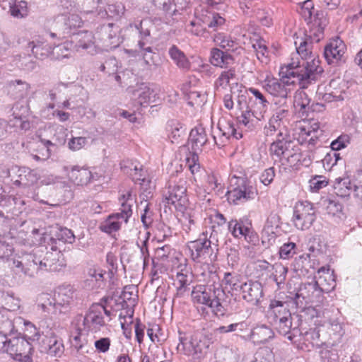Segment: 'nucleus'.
<instances>
[{"mask_svg":"<svg viewBox=\"0 0 362 362\" xmlns=\"http://www.w3.org/2000/svg\"><path fill=\"white\" fill-rule=\"evenodd\" d=\"M295 46L296 52L280 67V78L267 74L262 81L263 88L274 98H279L276 100H287L296 83L305 88L322 72L320 60L312 52L311 43L307 38L297 37Z\"/></svg>","mask_w":362,"mask_h":362,"instance_id":"f257e3e1","label":"nucleus"},{"mask_svg":"<svg viewBox=\"0 0 362 362\" xmlns=\"http://www.w3.org/2000/svg\"><path fill=\"white\" fill-rule=\"evenodd\" d=\"M209 231L206 230L202 232V236L196 240L187 243V249L189 252L191 259L196 262L203 263L202 267L195 269V276L198 281L206 283L208 286L209 284H214L218 279L215 272L209 270L210 264L217 259V249L216 251L211 246L215 240L208 238Z\"/></svg>","mask_w":362,"mask_h":362,"instance_id":"f03ea898","label":"nucleus"},{"mask_svg":"<svg viewBox=\"0 0 362 362\" xmlns=\"http://www.w3.org/2000/svg\"><path fill=\"white\" fill-rule=\"evenodd\" d=\"M185 160L186 166L192 174L190 181L199 198L206 199L207 195L213 191L219 190L221 188L217 177L214 174H207L201 168L199 157L196 154L186 157Z\"/></svg>","mask_w":362,"mask_h":362,"instance_id":"7ed1b4c3","label":"nucleus"},{"mask_svg":"<svg viewBox=\"0 0 362 362\" xmlns=\"http://www.w3.org/2000/svg\"><path fill=\"white\" fill-rule=\"evenodd\" d=\"M49 252H45L42 247L36 248L33 252L26 255L23 261L13 260V267L16 273L23 272L25 275L33 277L40 271H52L56 258Z\"/></svg>","mask_w":362,"mask_h":362,"instance_id":"20e7f679","label":"nucleus"},{"mask_svg":"<svg viewBox=\"0 0 362 362\" xmlns=\"http://www.w3.org/2000/svg\"><path fill=\"white\" fill-rule=\"evenodd\" d=\"M0 352L8 354L18 362H33V347L24 337L0 334Z\"/></svg>","mask_w":362,"mask_h":362,"instance_id":"39448f33","label":"nucleus"},{"mask_svg":"<svg viewBox=\"0 0 362 362\" xmlns=\"http://www.w3.org/2000/svg\"><path fill=\"white\" fill-rule=\"evenodd\" d=\"M269 154L275 161H279L282 165L296 167L301 158L298 147L288 136L276 138L269 146Z\"/></svg>","mask_w":362,"mask_h":362,"instance_id":"423d86ee","label":"nucleus"},{"mask_svg":"<svg viewBox=\"0 0 362 362\" xmlns=\"http://www.w3.org/2000/svg\"><path fill=\"white\" fill-rule=\"evenodd\" d=\"M111 312L101 304L92 305L84 316L78 315L73 320L76 331L97 332L105 325V315L110 320Z\"/></svg>","mask_w":362,"mask_h":362,"instance_id":"0eeeda50","label":"nucleus"},{"mask_svg":"<svg viewBox=\"0 0 362 362\" xmlns=\"http://www.w3.org/2000/svg\"><path fill=\"white\" fill-rule=\"evenodd\" d=\"M121 208L120 212L110 214L99 226L101 231L111 234L118 231L123 223H127L129 217L132 215V207L134 203L131 192L128 191L123 194L119 199Z\"/></svg>","mask_w":362,"mask_h":362,"instance_id":"6e6552de","label":"nucleus"},{"mask_svg":"<svg viewBox=\"0 0 362 362\" xmlns=\"http://www.w3.org/2000/svg\"><path fill=\"white\" fill-rule=\"evenodd\" d=\"M211 289L204 285H197L194 287L192 291V300L197 307L209 308L216 316H223L225 309L216 296H218L223 291L219 287L214 286V293Z\"/></svg>","mask_w":362,"mask_h":362,"instance_id":"1a4fd4ad","label":"nucleus"},{"mask_svg":"<svg viewBox=\"0 0 362 362\" xmlns=\"http://www.w3.org/2000/svg\"><path fill=\"white\" fill-rule=\"evenodd\" d=\"M209 347L208 340L203 337L192 335L187 337L179 332V343L176 349L178 354L192 358H203Z\"/></svg>","mask_w":362,"mask_h":362,"instance_id":"9d476101","label":"nucleus"},{"mask_svg":"<svg viewBox=\"0 0 362 362\" xmlns=\"http://www.w3.org/2000/svg\"><path fill=\"white\" fill-rule=\"evenodd\" d=\"M83 24V21L81 16L76 13L59 15L54 18L53 24L54 32L49 33L48 36L61 39L70 35H75L76 28H81Z\"/></svg>","mask_w":362,"mask_h":362,"instance_id":"9b49d317","label":"nucleus"},{"mask_svg":"<svg viewBox=\"0 0 362 362\" xmlns=\"http://www.w3.org/2000/svg\"><path fill=\"white\" fill-rule=\"evenodd\" d=\"M202 3L200 8L195 10L194 14L197 18L213 30L221 28L225 24V18L209 10V8L221 9L222 5L220 0H202Z\"/></svg>","mask_w":362,"mask_h":362,"instance_id":"f8f14e48","label":"nucleus"},{"mask_svg":"<svg viewBox=\"0 0 362 362\" xmlns=\"http://www.w3.org/2000/svg\"><path fill=\"white\" fill-rule=\"evenodd\" d=\"M248 93H250L252 96L249 97L248 104L246 107L253 112V115L257 120L261 121L264 119V115L267 112L269 102L260 90L255 88H250L244 93L241 92L238 95V105L241 110L243 108V103L246 100V94Z\"/></svg>","mask_w":362,"mask_h":362,"instance_id":"ddd939ff","label":"nucleus"},{"mask_svg":"<svg viewBox=\"0 0 362 362\" xmlns=\"http://www.w3.org/2000/svg\"><path fill=\"white\" fill-rule=\"evenodd\" d=\"M316 208L308 201L298 202L293 209V223L301 230L309 229L316 219Z\"/></svg>","mask_w":362,"mask_h":362,"instance_id":"4468645a","label":"nucleus"},{"mask_svg":"<svg viewBox=\"0 0 362 362\" xmlns=\"http://www.w3.org/2000/svg\"><path fill=\"white\" fill-rule=\"evenodd\" d=\"M170 272V278L177 289V294L182 295L189 289V286L193 281V274L190 267L187 264V259L177 260L174 264Z\"/></svg>","mask_w":362,"mask_h":362,"instance_id":"2eb2a0df","label":"nucleus"},{"mask_svg":"<svg viewBox=\"0 0 362 362\" xmlns=\"http://www.w3.org/2000/svg\"><path fill=\"white\" fill-rule=\"evenodd\" d=\"M292 298H293L296 306L303 310L309 303H322L324 297L322 290L317 287V284L311 282L300 284Z\"/></svg>","mask_w":362,"mask_h":362,"instance_id":"dca6fc26","label":"nucleus"},{"mask_svg":"<svg viewBox=\"0 0 362 362\" xmlns=\"http://www.w3.org/2000/svg\"><path fill=\"white\" fill-rule=\"evenodd\" d=\"M230 185H236L228 192V199L235 204L253 199L257 194L256 188L250 185L243 177H233L230 179Z\"/></svg>","mask_w":362,"mask_h":362,"instance_id":"f3484780","label":"nucleus"},{"mask_svg":"<svg viewBox=\"0 0 362 362\" xmlns=\"http://www.w3.org/2000/svg\"><path fill=\"white\" fill-rule=\"evenodd\" d=\"M228 230L235 238H244L247 242L255 244L258 236L247 218L234 219L228 222Z\"/></svg>","mask_w":362,"mask_h":362,"instance_id":"a211bd4d","label":"nucleus"},{"mask_svg":"<svg viewBox=\"0 0 362 362\" xmlns=\"http://www.w3.org/2000/svg\"><path fill=\"white\" fill-rule=\"evenodd\" d=\"M134 287H125L122 295L123 301L128 308L127 310L123 309L119 314L120 324L123 329H127V327L133 322V308L137 302V295L134 293Z\"/></svg>","mask_w":362,"mask_h":362,"instance_id":"6ab92c4d","label":"nucleus"},{"mask_svg":"<svg viewBox=\"0 0 362 362\" xmlns=\"http://www.w3.org/2000/svg\"><path fill=\"white\" fill-rule=\"evenodd\" d=\"M184 182L180 180L173 186L168 187L165 199L169 205L174 206L176 210H182L187 206L188 199Z\"/></svg>","mask_w":362,"mask_h":362,"instance_id":"aec40b11","label":"nucleus"},{"mask_svg":"<svg viewBox=\"0 0 362 362\" xmlns=\"http://www.w3.org/2000/svg\"><path fill=\"white\" fill-rule=\"evenodd\" d=\"M298 140L302 144H314L318 138L320 124L316 120H303L297 127Z\"/></svg>","mask_w":362,"mask_h":362,"instance_id":"412c9836","label":"nucleus"},{"mask_svg":"<svg viewBox=\"0 0 362 362\" xmlns=\"http://www.w3.org/2000/svg\"><path fill=\"white\" fill-rule=\"evenodd\" d=\"M226 220L223 214L216 210H211L206 214L204 220L205 230H208L210 238L218 241V235L221 232V228L226 223Z\"/></svg>","mask_w":362,"mask_h":362,"instance_id":"4be33fe9","label":"nucleus"},{"mask_svg":"<svg viewBox=\"0 0 362 362\" xmlns=\"http://www.w3.org/2000/svg\"><path fill=\"white\" fill-rule=\"evenodd\" d=\"M64 170L69 181L77 185H87L93 178L92 173L86 166H65Z\"/></svg>","mask_w":362,"mask_h":362,"instance_id":"5701e85b","label":"nucleus"},{"mask_svg":"<svg viewBox=\"0 0 362 362\" xmlns=\"http://www.w3.org/2000/svg\"><path fill=\"white\" fill-rule=\"evenodd\" d=\"M41 346L43 351L53 356H61L64 351L62 341L51 329H46L45 337L42 339Z\"/></svg>","mask_w":362,"mask_h":362,"instance_id":"b1692460","label":"nucleus"},{"mask_svg":"<svg viewBox=\"0 0 362 362\" xmlns=\"http://www.w3.org/2000/svg\"><path fill=\"white\" fill-rule=\"evenodd\" d=\"M207 142L208 139L203 127H199L192 129L189 134L187 144L188 148L191 149L192 152H189L187 157H189L192 154H196L198 156V153L207 146Z\"/></svg>","mask_w":362,"mask_h":362,"instance_id":"393cba45","label":"nucleus"},{"mask_svg":"<svg viewBox=\"0 0 362 362\" xmlns=\"http://www.w3.org/2000/svg\"><path fill=\"white\" fill-rule=\"evenodd\" d=\"M279 233V218L276 214H271L267 219L262 232V241L264 245L269 246L274 243Z\"/></svg>","mask_w":362,"mask_h":362,"instance_id":"a878e982","label":"nucleus"},{"mask_svg":"<svg viewBox=\"0 0 362 362\" xmlns=\"http://www.w3.org/2000/svg\"><path fill=\"white\" fill-rule=\"evenodd\" d=\"M346 49V45L339 37L332 39L325 48V57L329 64L338 62L344 54Z\"/></svg>","mask_w":362,"mask_h":362,"instance_id":"bb28decb","label":"nucleus"},{"mask_svg":"<svg viewBox=\"0 0 362 362\" xmlns=\"http://www.w3.org/2000/svg\"><path fill=\"white\" fill-rule=\"evenodd\" d=\"M315 284H317L323 292L328 293L336 286L335 277L333 271H331L329 266L322 267L317 270V276H315Z\"/></svg>","mask_w":362,"mask_h":362,"instance_id":"cd10ccee","label":"nucleus"},{"mask_svg":"<svg viewBox=\"0 0 362 362\" xmlns=\"http://www.w3.org/2000/svg\"><path fill=\"white\" fill-rule=\"evenodd\" d=\"M272 112V116L270 119L287 128L290 117V105L288 100L286 99L283 100H274Z\"/></svg>","mask_w":362,"mask_h":362,"instance_id":"c85d7f7f","label":"nucleus"},{"mask_svg":"<svg viewBox=\"0 0 362 362\" xmlns=\"http://www.w3.org/2000/svg\"><path fill=\"white\" fill-rule=\"evenodd\" d=\"M32 53L39 59H44L50 55H52L54 47L47 42V39L44 36H38L29 43Z\"/></svg>","mask_w":362,"mask_h":362,"instance_id":"c756f323","label":"nucleus"},{"mask_svg":"<svg viewBox=\"0 0 362 362\" xmlns=\"http://www.w3.org/2000/svg\"><path fill=\"white\" fill-rule=\"evenodd\" d=\"M74 292V288L71 285H62L56 289L54 301L59 313L62 312L61 307L66 308L73 302Z\"/></svg>","mask_w":362,"mask_h":362,"instance_id":"7c9ffc66","label":"nucleus"},{"mask_svg":"<svg viewBox=\"0 0 362 362\" xmlns=\"http://www.w3.org/2000/svg\"><path fill=\"white\" fill-rule=\"evenodd\" d=\"M177 211L180 213L177 214V216L183 230L187 233L191 231L199 219V211L187 206L182 210Z\"/></svg>","mask_w":362,"mask_h":362,"instance_id":"2f4dec72","label":"nucleus"},{"mask_svg":"<svg viewBox=\"0 0 362 362\" xmlns=\"http://www.w3.org/2000/svg\"><path fill=\"white\" fill-rule=\"evenodd\" d=\"M320 332V329L317 327L310 329L304 333H302L303 344L300 346V349L310 351V348L320 347V345L324 343V341H327V337L324 335L321 337Z\"/></svg>","mask_w":362,"mask_h":362,"instance_id":"473e14b6","label":"nucleus"},{"mask_svg":"<svg viewBox=\"0 0 362 362\" xmlns=\"http://www.w3.org/2000/svg\"><path fill=\"white\" fill-rule=\"evenodd\" d=\"M134 95L137 103L143 106L156 103L159 99L158 90L146 85L140 86Z\"/></svg>","mask_w":362,"mask_h":362,"instance_id":"72a5a7b5","label":"nucleus"},{"mask_svg":"<svg viewBox=\"0 0 362 362\" xmlns=\"http://www.w3.org/2000/svg\"><path fill=\"white\" fill-rule=\"evenodd\" d=\"M238 294L247 302H257L262 295L261 284L257 281H244Z\"/></svg>","mask_w":362,"mask_h":362,"instance_id":"f704fd0d","label":"nucleus"},{"mask_svg":"<svg viewBox=\"0 0 362 362\" xmlns=\"http://www.w3.org/2000/svg\"><path fill=\"white\" fill-rule=\"evenodd\" d=\"M52 143L49 140H37L30 143V149L33 151L31 153L32 158L36 161H45L47 160L51 155L49 146Z\"/></svg>","mask_w":362,"mask_h":362,"instance_id":"c9c22d12","label":"nucleus"},{"mask_svg":"<svg viewBox=\"0 0 362 362\" xmlns=\"http://www.w3.org/2000/svg\"><path fill=\"white\" fill-rule=\"evenodd\" d=\"M209 61L213 66L223 69L232 65L234 62V58L227 52L214 47L210 51Z\"/></svg>","mask_w":362,"mask_h":362,"instance_id":"e433bc0d","label":"nucleus"},{"mask_svg":"<svg viewBox=\"0 0 362 362\" xmlns=\"http://www.w3.org/2000/svg\"><path fill=\"white\" fill-rule=\"evenodd\" d=\"M218 128L219 134L226 140L230 138L240 139L243 137L242 130L238 129L235 122L232 120L220 119Z\"/></svg>","mask_w":362,"mask_h":362,"instance_id":"4c0bfd02","label":"nucleus"},{"mask_svg":"<svg viewBox=\"0 0 362 362\" xmlns=\"http://www.w3.org/2000/svg\"><path fill=\"white\" fill-rule=\"evenodd\" d=\"M18 173V179L15 180L14 184L23 187L34 186L40 178L36 171L26 168H19Z\"/></svg>","mask_w":362,"mask_h":362,"instance_id":"58836bf2","label":"nucleus"},{"mask_svg":"<svg viewBox=\"0 0 362 362\" xmlns=\"http://www.w3.org/2000/svg\"><path fill=\"white\" fill-rule=\"evenodd\" d=\"M324 326L327 327L329 334L327 341H331L329 343L332 346L339 343L344 334L343 325L337 319H332L326 322Z\"/></svg>","mask_w":362,"mask_h":362,"instance_id":"ea45409f","label":"nucleus"},{"mask_svg":"<svg viewBox=\"0 0 362 362\" xmlns=\"http://www.w3.org/2000/svg\"><path fill=\"white\" fill-rule=\"evenodd\" d=\"M274 336V331L265 325H257L250 333V339L255 344H261L272 339Z\"/></svg>","mask_w":362,"mask_h":362,"instance_id":"a19ab883","label":"nucleus"},{"mask_svg":"<svg viewBox=\"0 0 362 362\" xmlns=\"http://www.w3.org/2000/svg\"><path fill=\"white\" fill-rule=\"evenodd\" d=\"M258 121L253 112L246 107L245 110H243L240 116L236 119L235 124L238 129L242 130V135L244 132L250 131L254 129L256 122Z\"/></svg>","mask_w":362,"mask_h":362,"instance_id":"79ce46f5","label":"nucleus"},{"mask_svg":"<svg viewBox=\"0 0 362 362\" xmlns=\"http://www.w3.org/2000/svg\"><path fill=\"white\" fill-rule=\"evenodd\" d=\"M244 281L238 274L226 272L223 279L224 288L232 294L238 295Z\"/></svg>","mask_w":362,"mask_h":362,"instance_id":"37998d69","label":"nucleus"},{"mask_svg":"<svg viewBox=\"0 0 362 362\" xmlns=\"http://www.w3.org/2000/svg\"><path fill=\"white\" fill-rule=\"evenodd\" d=\"M293 107L296 112L304 116L311 110L310 99L303 90H298L295 93Z\"/></svg>","mask_w":362,"mask_h":362,"instance_id":"c03bdc74","label":"nucleus"},{"mask_svg":"<svg viewBox=\"0 0 362 362\" xmlns=\"http://www.w3.org/2000/svg\"><path fill=\"white\" fill-rule=\"evenodd\" d=\"M18 320L22 321L25 326L24 332L25 337H24L28 341H37L41 344L42 339L45 337L46 330L40 331L31 322L22 318H18Z\"/></svg>","mask_w":362,"mask_h":362,"instance_id":"a18cd8bd","label":"nucleus"},{"mask_svg":"<svg viewBox=\"0 0 362 362\" xmlns=\"http://www.w3.org/2000/svg\"><path fill=\"white\" fill-rule=\"evenodd\" d=\"M263 133L266 137H272L276 135L277 138H281L288 136L286 127L270 118L263 129Z\"/></svg>","mask_w":362,"mask_h":362,"instance_id":"49530a36","label":"nucleus"},{"mask_svg":"<svg viewBox=\"0 0 362 362\" xmlns=\"http://www.w3.org/2000/svg\"><path fill=\"white\" fill-rule=\"evenodd\" d=\"M13 116L16 119V122L14 124L17 127H19L21 129L27 130L30 129V124L28 120L24 119L27 115L28 114V107L26 105H21L19 104L15 105L13 108Z\"/></svg>","mask_w":362,"mask_h":362,"instance_id":"de8ad7c7","label":"nucleus"},{"mask_svg":"<svg viewBox=\"0 0 362 362\" xmlns=\"http://www.w3.org/2000/svg\"><path fill=\"white\" fill-rule=\"evenodd\" d=\"M2 310H0V315L4 317L6 314H11L12 312L17 311L21 307V301L18 298L8 293L2 294Z\"/></svg>","mask_w":362,"mask_h":362,"instance_id":"09e8293b","label":"nucleus"},{"mask_svg":"<svg viewBox=\"0 0 362 362\" xmlns=\"http://www.w3.org/2000/svg\"><path fill=\"white\" fill-rule=\"evenodd\" d=\"M168 137L171 143L178 144L184 135L185 130L182 125L176 120H170L167 124Z\"/></svg>","mask_w":362,"mask_h":362,"instance_id":"8fccbe9b","label":"nucleus"},{"mask_svg":"<svg viewBox=\"0 0 362 362\" xmlns=\"http://www.w3.org/2000/svg\"><path fill=\"white\" fill-rule=\"evenodd\" d=\"M169 55L174 63L181 69L187 71L190 69V62L178 47L173 45L168 51Z\"/></svg>","mask_w":362,"mask_h":362,"instance_id":"3c124183","label":"nucleus"},{"mask_svg":"<svg viewBox=\"0 0 362 362\" xmlns=\"http://www.w3.org/2000/svg\"><path fill=\"white\" fill-rule=\"evenodd\" d=\"M37 308L45 315L57 312V305L54 304V298L47 293L41 294L37 298Z\"/></svg>","mask_w":362,"mask_h":362,"instance_id":"603ef678","label":"nucleus"},{"mask_svg":"<svg viewBox=\"0 0 362 362\" xmlns=\"http://www.w3.org/2000/svg\"><path fill=\"white\" fill-rule=\"evenodd\" d=\"M269 310L274 322L280 320L281 317H291V315L287 303L279 300H272L269 305Z\"/></svg>","mask_w":362,"mask_h":362,"instance_id":"864d4df0","label":"nucleus"},{"mask_svg":"<svg viewBox=\"0 0 362 362\" xmlns=\"http://www.w3.org/2000/svg\"><path fill=\"white\" fill-rule=\"evenodd\" d=\"M75 40L76 43L74 45L78 51L79 49H88L93 46V35L91 32L84 30L78 33H75Z\"/></svg>","mask_w":362,"mask_h":362,"instance_id":"5fc2aeb1","label":"nucleus"},{"mask_svg":"<svg viewBox=\"0 0 362 362\" xmlns=\"http://www.w3.org/2000/svg\"><path fill=\"white\" fill-rule=\"evenodd\" d=\"M235 70L230 68L228 70L221 71L214 83V86L217 90H226L230 85V83L235 78Z\"/></svg>","mask_w":362,"mask_h":362,"instance_id":"6e6d98bb","label":"nucleus"},{"mask_svg":"<svg viewBox=\"0 0 362 362\" xmlns=\"http://www.w3.org/2000/svg\"><path fill=\"white\" fill-rule=\"evenodd\" d=\"M252 48L256 52L257 59L262 63L267 64L269 61V51L266 42L262 38H257L252 41Z\"/></svg>","mask_w":362,"mask_h":362,"instance_id":"4d7b16f0","label":"nucleus"},{"mask_svg":"<svg viewBox=\"0 0 362 362\" xmlns=\"http://www.w3.org/2000/svg\"><path fill=\"white\" fill-rule=\"evenodd\" d=\"M75 49L72 41H66L62 44L55 45L52 50V57L57 59L68 58L71 51Z\"/></svg>","mask_w":362,"mask_h":362,"instance_id":"13d9d810","label":"nucleus"},{"mask_svg":"<svg viewBox=\"0 0 362 362\" xmlns=\"http://www.w3.org/2000/svg\"><path fill=\"white\" fill-rule=\"evenodd\" d=\"M11 15L17 18L25 17L28 13L27 2L24 0H13L10 3Z\"/></svg>","mask_w":362,"mask_h":362,"instance_id":"bf43d9fd","label":"nucleus"},{"mask_svg":"<svg viewBox=\"0 0 362 362\" xmlns=\"http://www.w3.org/2000/svg\"><path fill=\"white\" fill-rule=\"evenodd\" d=\"M353 186L349 179H337L334 185V192L341 197H348L352 192Z\"/></svg>","mask_w":362,"mask_h":362,"instance_id":"052dcab7","label":"nucleus"},{"mask_svg":"<svg viewBox=\"0 0 362 362\" xmlns=\"http://www.w3.org/2000/svg\"><path fill=\"white\" fill-rule=\"evenodd\" d=\"M9 88L16 98H23L28 95L30 85L25 81L16 80L9 83Z\"/></svg>","mask_w":362,"mask_h":362,"instance_id":"680f3d73","label":"nucleus"},{"mask_svg":"<svg viewBox=\"0 0 362 362\" xmlns=\"http://www.w3.org/2000/svg\"><path fill=\"white\" fill-rule=\"evenodd\" d=\"M121 168L125 174L131 176L133 179H140V172L142 169L138 162L132 160L123 161L121 164Z\"/></svg>","mask_w":362,"mask_h":362,"instance_id":"e2e57ef3","label":"nucleus"},{"mask_svg":"<svg viewBox=\"0 0 362 362\" xmlns=\"http://www.w3.org/2000/svg\"><path fill=\"white\" fill-rule=\"evenodd\" d=\"M308 23H312L313 27H315L317 28V32L318 33L317 37H318L317 40H319L320 37L322 35L324 28L328 23L326 14L323 11H317L314 17L312 18L311 21H308Z\"/></svg>","mask_w":362,"mask_h":362,"instance_id":"0e129e2a","label":"nucleus"},{"mask_svg":"<svg viewBox=\"0 0 362 362\" xmlns=\"http://www.w3.org/2000/svg\"><path fill=\"white\" fill-rule=\"evenodd\" d=\"M215 43L226 50L235 49L237 42L230 36L223 33H218L214 37Z\"/></svg>","mask_w":362,"mask_h":362,"instance_id":"69168bd1","label":"nucleus"},{"mask_svg":"<svg viewBox=\"0 0 362 362\" xmlns=\"http://www.w3.org/2000/svg\"><path fill=\"white\" fill-rule=\"evenodd\" d=\"M298 11L306 21H311L314 11V4L312 0H306L298 4Z\"/></svg>","mask_w":362,"mask_h":362,"instance_id":"338daca9","label":"nucleus"},{"mask_svg":"<svg viewBox=\"0 0 362 362\" xmlns=\"http://www.w3.org/2000/svg\"><path fill=\"white\" fill-rule=\"evenodd\" d=\"M273 276L276 284H281L284 282L286 274L288 272V268L281 263H276L273 266Z\"/></svg>","mask_w":362,"mask_h":362,"instance_id":"774afa93","label":"nucleus"}]
</instances>
